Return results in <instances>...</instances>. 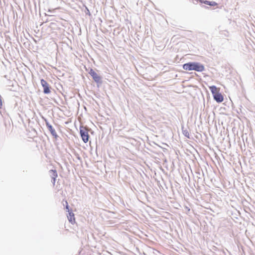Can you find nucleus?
Returning a JSON list of instances; mask_svg holds the SVG:
<instances>
[{
  "label": "nucleus",
  "instance_id": "9d476101",
  "mask_svg": "<svg viewBox=\"0 0 255 255\" xmlns=\"http://www.w3.org/2000/svg\"><path fill=\"white\" fill-rule=\"evenodd\" d=\"M68 218V220L70 222H71L72 224L75 223V220L74 215L73 213H69Z\"/></svg>",
  "mask_w": 255,
  "mask_h": 255
},
{
  "label": "nucleus",
  "instance_id": "f8f14e48",
  "mask_svg": "<svg viewBox=\"0 0 255 255\" xmlns=\"http://www.w3.org/2000/svg\"><path fill=\"white\" fill-rule=\"evenodd\" d=\"M2 99H1V97L0 95V109L2 107Z\"/></svg>",
  "mask_w": 255,
  "mask_h": 255
},
{
  "label": "nucleus",
  "instance_id": "20e7f679",
  "mask_svg": "<svg viewBox=\"0 0 255 255\" xmlns=\"http://www.w3.org/2000/svg\"><path fill=\"white\" fill-rule=\"evenodd\" d=\"M41 84L43 88V92L45 94H49L50 93L49 89V84L44 79H41L40 81Z\"/></svg>",
  "mask_w": 255,
  "mask_h": 255
},
{
  "label": "nucleus",
  "instance_id": "39448f33",
  "mask_svg": "<svg viewBox=\"0 0 255 255\" xmlns=\"http://www.w3.org/2000/svg\"><path fill=\"white\" fill-rule=\"evenodd\" d=\"M209 89L213 95V97H214V95H216L220 93V89L219 88L216 87L215 86H210Z\"/></svg>",
  "mask_w": 255,
  "mask_h": 255
},
{
  "label": "nucleus",
  "instance_id": "0eeeda50",
  "mask_svg": "<svg viewBox=\"0 0 255 255\" xmlns=\"http://www.w3.org/2000/svg\"><path fill=\"white\" fill-rule=\"evenodd\" d=\"M50 172L51 173V178L53 179V185H55V181H56V178L57 177V173L56 170H50Z\"/></svg>",
  "mask_w": 255,
  "mask_h": 255
},
{
  "label": "nucleus",
  "instance_id": "ddd939ff",
  "mask_svg": "<svg viewBox=\"0 0 255 255\" xmlns=\"http://www.w3.org/2000/svg\"><path fill=\"white\" fill-rule=\"evenodd\" d=\"M66 208L67 209L69 210L68 209V203L67 201H66Z\"/></svg>",
  "mask_w": 255,
  "mask_h": 255
},
{
  "label": "nucleus",
  "instance_id": "f257e3e1",
  "mask_svg": "<svg viewBox=\"0 0 255 255\" xmlns=\"http://www.w3.org/2000/svg\"><path fill=\"white\" fill-rule=\"evenodd\" d=\"M183 68L185 70H194L197 72H202L205 69L204 66L202 64L197 62L185 63L183 65Z\"/></svg>",
  "mask_w": 255,
  "mask_h": 255
},
{
  "label": "nucleus",
  "instance_id": "9b49d317",
  "mask_svg": "<svg viewBox=\"0 0 255 255\" xmlns=\"http://www.w3.org/2000/svg\"><path fill=\"white\" fill-rule=\"evenodd\" d=\"M183 134L187 137L189 138L190 137V134L189 132L187 130H183Z\"/></svg>",
  "mask_w": 255,
  "mask_h": 255
},
{
  "label": "nucleus",
  "instance_id": "f03ea898",
  "mask_svg": "<svg viewBox=\"0 0 255 255\" xmlns=\"http://www.w3.org/2000/svg\"><path fill=\"white\" fill-rule=\"evenodd\" d=\"M80 133L83 141L85 143H87L88 141L89 138L88 134V129L85 127H80Z\"/></svg>",
  "mask_w": 255,
  "mask_h": 255
},
{
  "label": "nucleus",
  "instance_id": "7ed1b4c3",
  "mask_svg": "<svg viewBox=\"0 0 255 255\" xmlns=\"http://www.w3.org/2000/svg\"><path fill=\"white\" fill-rule=\"evenodd\" d=\"M89 73L96 82L99 83L101 82V77L93 69H91Z\"/></svg>",
  "mask_w": 255,
  "mask_h": 255
},
{
  "label": "nucleus",
  "instance_id": "423d86ee",
  "mask_svg": "<svg viewBox=\"0 0 255 255\" xmlns=\"http://www.w3.org/2000/svg\"><path fill=\"white\" fill-rule=\"evenodd\" d=\"M213 98L218 103H221L224 101V97L220 93H218L216 95H214Z\"/></svg>",
  "mask_w": 255,
  "mask_h": 255
},
{
  "label": "nucleus",
  "instance_id": "6e6552de",
  "mask_svg": "<svg viewBox=\"0 0 255 255\" xmlns=\"http://www.w3.org/2000/svg\"><path fill=\"white\" fill-rule=\"evenodd\" d=\"M47 128H48L49 130L50 131L51 134L55 137L57 136V135L55 129L52 127V126L48 124H47Z\"/></svg>",
  "mask_w": 255,
  "mask_h": 255
},
{
  "label": "nucleus",
  "instance_id": "1a4fd4ad",
  "mask_svg": "<svg viewBox=\"0 0 255 255\" xmlns=\"http://www.w3.org/2000/svg\"><path fill=\"white\" fill-rule=\"evenodd\" d=\"M200 2L201 3H204L207 5H211V6H215L217 4V3L215 1H210L208 0H200Z\"/></svg>",
  "mask_w": 255,
  "mask_h": 255
}]
</instances>
